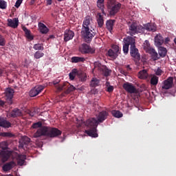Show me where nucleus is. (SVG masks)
Instances as JSON below:
<instances>
[{"instance_id": "1", "label": "nucleus", "mask_w": 176, "mask_h": 176, "mask_svg": "<svg viewBox=\"0 0 176 176\" xmlns=\"http://www.w3.org/2000/svg\"><path fill=\"white\" fill-rule=\"evenodd\" d=\"M108 112L103 111L96 115L97 120L95 118L88 119L85 122V126H87L89 130H85V133L92 138H97V137H98L97 126L108 118Z\"/></svg>"}, {"instance_id": "2", "label": "nucleus", "mask_w": 176, "mask_h": 176, "mask_svg": "<svg viewBox=\"0 0 176 176\" xmlns=\"http://www.w3.org/2000/svg\"><path fill=\"white\" fill-rule=\"evenodd\" d=\"M93 24V18L90 16H87L83 22L81 28V36L85 42H90L94 37V32L91 30V25Z\"/></svg>"}, {"instance_id": "3", "label": "nucleus", "mask_w": 176, "mask_h": 176, "mask_svg": "<svg viewBox=\"0 0 176 176\" xmlns=\"http://www.w3.org/2000/svg\"><path fill=\"white\" fill-rule=\"evenodd\" d=\"M43 135L50 137L51 138H54L56 137H58V135H61V131L56 128H47L46 126H42L41 128L38 129L36 133H34V138H39V137H42Z\"/></svg>"}, {"instance_id": "4", "label": "nucleus", "mask_w": 176, "mask_h": 176, "mask_svg": "<svg viewBox=\"0 0 176 176\" xmlns=\"http://www.w3.org/2000/svg\"><path fill=\"white\" fill-rule=\"evenodd\" d=\"M0 149H2L0 152V160L2 163L8 162L10 156L14 155V152L9 151L8 148V143L6 142L0 143Z\"/></svg>"}, {"instance_id": "5", "label": "nucleus", "mask_w": 176, "mask_h": 176, "mask_svg": "<svg viewBox=\"0 0 176 176\" xmlns=\"http://www.w3.org/2000/svg\"><path fill=\"white\" fill-rule=\"evenodd\" d=\"M121 8L122 4L115 0H109L107 2V9L110 16H115Z\"/></svg>"}, {"instance_id": "6", "label": "nucleus", "mask_w": 176, "mask_h": 176, "mask_svg": "<svg viewBox=\"0 0 176 176\" xmlns=\"http://www.w3.org/2000/svg\"><path fill=\"white\" fill-rule=\"evenodd\" d=\"M144 31V28L141 25H138L137 23H132L129 24L128 34L129 35H135V34H140Z\"/></svg>"}, {"instance_id": "7", "label": "nucleus", "mask_w": 176, "mask_h": 176, "mask_svg": "<svg viewBox=\"0 0 176 176\" xmlns=\"http://www.w3.org/2000/svg\"><path fill=\"white\" fill-rule=\"evenodd\" d=\"M123 52L124 54L129 53V46H131L133 43H135V38L128 36L124 38Z\"/></svg>"}, {"instance_id": "8", "label": "nucleus", "mask_w": 176, "mask_h": 176, "mask_svg": "<svg viewBox=\"0 0 176 176\" xmlns=\"http://www.w3.org/2000/svg\"><path fill=\"white\" fill-rule=\"evenodd\" d=\"M79 51L82 54H94V53H96V49L91 48L86 43H83L79 47Z\"/></svg>"}, {"instance_id": "9", "label": "nucleus", "mask_w": 176, "mask_h": 176, "mask_svg": "<svg viewBox=\"0 0 176 176\" xmlns=\"http://www.w3.org/2000/svg\"><path fill=\"white\" fill-rule=\"evenodd\" d=\"M94 65L95 68L100 71L104 76H109L111 71L107 68V66L101 65L100 62H95Z\"/></svg>"}, {"instance_id": "10", "label": "nucleus", "mask_w": 176, "mask_h": 176, "mask_svg": "<svg viewBox=\"0 0 176 176\" xmlns=\"http://www.w3.org/2000/svg\"><path fill=\"white\" fill-rule=\"evenodd\" d=\"M31 141V139L27 136H23L21 138V140L19 142V146L20 148H23L25 151H27V149H30V142Z\"/></svg>"}, {"instance_id": "11", "label": "nucleus", "mask_w": 176, "mask_h": 176, "mask_svg": "<svg viewBox=\"0 0 176 176\" xmlns=\"http://www.w3.org/2000/svg\"><path fill=\"white\" fill-rule=\"evenodd\" d=\"M45 89L43 85H36L33 89H32L30 91V97H36L39 93H41L42 91Z\"/></svg>"}, {"instance_id": "12", "label": "nucleus", "mask_w": 176, "mask_h": 176, "mask_svg": "<svg viewBox=\"0 0 176 176\" xmlns=\"http://www.w3.org/2000/svg\"><path fill=\"white\" fill-rule=\"evenodd\" d=\"M130 53H131V57L135 58V60H140V58H141L140 52H138V49L135 47V43H133L131 45L130 48Z\"/></svg>"}, {"instance_id": "13", "label": "nucleus", "mask_w": 176, "mask_h": 176, "mask_svg": "<svg viewBox=\"0 0 176 176\" xmlns=\"http://www.w3.org/2000/svg\"><path fill=\"white\" fill-rule=\"evenodd\" d=\"M5 94L8 104L12 105V104H13L12 99L13 98V96L14 94V90H13L12 88H7L5 91Z\"/></svg>"}, {"instance_id": "14", "label": "nucleus", "mask_w": 176, "mask_h": 176, "mask_svg": "<svg viewBox=\"0 0 176 176\" xmlns=\"http://www.w3.org/2000/svg\"><path fill=\"white\" fill-rule=\"evenodd\" d=\"M123 88L127 93H130V94H134V93H137V89L133 84L129 82H126L123 85Z\"/></svg>"}, {"instance_id": "15", "label": "nucleus", "mask_w": 176, "mask_h": 176, "mask_svg": "<svg viewBox=\"0 0 176 176\" xmlns=\"http://www.w3.org/2000/svg\"><path fill=\"white\" fill-rule=\"evenodd\" d=\"M173 80L174 79L173 77H169L167 80L164 81L162 89H164V90L171 89V87H173Z\"/></svg>"}, {"instance_id": "16", "label": "nucleus", "mask_w": 176, "mask_h": 176, "mask_svg": "<svg viewBox=\"0 0 176 176\" xmlns=\"http://www.w3.org/2000/svg\"><path fill=\"white\" fill-rule=\"evenodd\" d=\"M11 156H16L18 166H23L25 163V159L27 156L25 155H17L14 153V155Z\"/></svg>"}, {"instance_id": "17", "label": "nucleus", "mask_w": 176, "mask_h": 176, "mask_svg": "<svg viewBox=\"0 0 176 176\" xmlns=\"http://www.w3.org/2000/svg\"><path fill=\"white\" fill-rule=\"evenodd\" d=\"M75 36V33L72 30H67L65 31L64 34V41L65 42H68L71 41Z\"/></svg>"}, {"instance_id": "18", "label": "nucleus", "mask_w": 176, "mask_h": 176, "mask_svg": "<svg viewBox=\"0 0 176 176\" xmlns=\"http://www.w3.org/2000/svg\"><path fill=\"white\" fill-rule=\"evenodd\" d=\"M8 26L11 27V28H17L19 27V18L8 19Z\"/></svg>"}, {"instance_id": "19", "label": "nucleus", "mask_w": 176, "mask_h": 176, "mask_svg": "<svg viewBox=\"0 0 176 176\" xmlns=\"http://www.w3.org/2000/svg\"><path fill=\"white\" fill-rule=\"evenodd\" d=\"M15 166L16 163L14 162V161L8 162L2 166L3 171H5V173H6L7 171H10V170H12V168H13V167H14Z\"/></svg>"}, {"instance_id": "20", "label": "nucleus", "mask_w": 176, "mask_h": 176, "mask_svg": "<svg viewBox=\"0 0 176 176\" xmlns=\"http://www.w3.org/2000/svg\"><path fill=\"white\" fill-rule=\"evenodd\" d=\"M164 43V38L162 35L157 34L155 37V45L157 46V47H160Z\"/></svg>"}, {"instance_id": "21", "label": "nucleus", "mask_w": 176, "mask_h": 176, "mask_svg": "<svg viewBox=\"0 0 176 176\" xmlns=\"http://www.w3.org/2000/svg\"><path fill=\"white\" fill-rule=\"evenodd\" d=\"M11 118H19V116H23V111L19 109H14L10 113Z\"/></svg>"}, {"instance_id": "22", "label": "nucleus", "mask_w": 176, "mask_h": 176, "mask_svg": "<svg viewBox=\"0 0 176 176\" xmlns=\"http://www.w3.org/2000/svg\"><path fill=\"white\" fill-rule=\"evenodd\" d=\"M148 53L149 54H151V58H152V60H153V61H157V60H159V58H160V56H159V54H157L156 50L153 48L150 50L148 52Z\"/></svg>"}, {"instance_id": "23", "label": "nucleus", "mask_w": 176, "mask_h": 176, "mask_svg": "<svg viewBox=\"0 0 176 176\" xmlns=\"http://www.w3.org/2000/svg\"><path fill=\"white\" fill-rule=\"evenodd\" d=\"M96 21L98 23V27L101 28L102 25H104V17H102V15L101 13H98L96 15Z\"/></svg>"}, {"instance_id": "24", "label": "nucleus", "mask_w": 176, "mask_h": 176, "mask_svg": "<svg viewBox=\"0 0 176 176\" xmlns=\"http://www.w3.org/2000/svg\"><path fill=\"white\" fill-rule=\"evenodd\" d=\"M22 29L25 32L27 39H28L29 41H33L34 36L31 34V31L28 30L26 27H23Z\"/></svg>"}, {"instance_id": "25", "label": "nucleus", "mask_w": 176, "mask_h": 176, "mask_svg": "<svg viewBox=\"0 0 176 176\" xmlns=\"http://www.w3.org/2000/svg\"><path fill=\"white\" fill-rule=\"evenodd\" d=\"M38 30L41 34H47L49 32V28L42 23H38Z\"/></svg>"}, {"instance_id": "26", "label": "nucleus", "mask_w": 176, "mask_h": 176, "mask_svg": "<svg viewBox=\"0 0 176 176\" xmlns=\"http://www.w3.org/2000/svg\"><path fill=\"white\" fill-rule=\"evenodd\" d=\"M11 124L7 121L6 120L0 118V127H4L5 129H9L10 127Z\"/></svg>"}, {"instance_id": "27", "label": "nucleus", "mask_w": 176, "mask_h": 176, "mask_svg": "<svg viewBox=\"0 0 176 176\" xmlns=\"http://www.w3.org/2000/svg\"><path fill=\"white\" fill-rule=\"evenodd\" d=\"M158 53L160 54V57H166L167 54V49L164 47H158Z\"/></svg>"}, {"instance_id": "28", "label": "nucleus", "mask_w": 176, "mask_h": 176, "mask_svg": "<svg viewBox=\"0 0 176 176\" xmlns=\"http://www.w3.org/2000/svg\"><path fill=\"white\" fill-rule=\"evenodd\" d=\"M138 76L139 79H146V78L148 76V72L146 69H143L139 72Z\"/></svg>"}, {"instance_id": "29", "label": "nucleus", "mask_w": 176, "mask_h": 176, "mask_svg": "<svg viewBox=\"0 0 176 176\" xmlns=\"http://www.w3.org/2000/svg\"><path fill=\"white\" fill-rule=\"evenodd\" d=\"M107 55L109 56V57H111V58H113V60H115L116 58H118V56H119V54H117V52L113 51V50H111V49L109 50L107 52Z\"/></svg>"}, {"instance_id": "30", "label": "nucleus", "mask_w": 176, "mask_h": 176, "mask_svg": "<svg viewBox=\"0 0 176 176\" xmlns=\"http://www.w3.org/2000/svg\"><path fill=\"white\" fill-rule=\"evenodd\" d=\"M72 63H83L85 61V58L80 56H73L71 59Z\"/></svg>"}, {"instance_id": "31", "label": "nucleus", "mask_w": 176, "mask_h": 176, "mask_svg": "<svg viewBox=\"0 0 176 176\" xmlns=\"http://www.w3.org/2000/svg\"><path fill=\"white\" fill-rule=\"evenodd\" d=\"M97 6L100 10H102V14H104L105 16V11H104V0H98Z\"/></svg>"}, {"instance_id": "32", "label": "nucleus", "mask_w": 176, "mask_h": 176, "mask_svg": "<svg viewBox=\"0 0 176 176\" xmlns=\"http://www.w3.org/2000/svg\"><path fill=\"white\" fill-rule=\"evenodd\" d=\"M144 30L155 32V31H156V25L147 23L146 25H144Z\"/></svg>"}, {"instance_id": "33", "label": "nucleus", "mask_w": 176, "mask_h": 176, "mask_svg": "<svg viewBox=\"0 0 176 176\" xmlns=\"http://www.w3.org/2000/svg\"><path fill=\"white\" fill-rule=\"evenodd\" d=\"M113 23H115V21L113 20H109L106 23V27L107 30H109L111 32L112 30H113Z\"/></svg>"}, {"instance_id": "34", "label": "nucleus", "mask_w": 176, "mask_h": 176, "mask_svg": "<svg viewBox=\"0 0 176 176\" xmlns=\"http://www.w3.org/2000/svg\"><path fill=\"white\" fill-rule=\"evenodd\" d=\"M143 47L146 53H148L151 50L153 49L152 47H151V44H149V41L147 40H146L143 43Z\"/></svg>"}, {"instance_id": "35", "label": "nucleus", "mask_w": 176, "mask_h": 176, "mask_svg": "<svg viewBox=\"0 0 176 176\" xmlns=\"http://www.w3.org/2000/svg\"><path fill=\"white\" fill-rule=\"evenodd\" d=\"M78 74V69H73L72 72L69 74V80H74L75 79V76Z\"/></svg>"}, {"instance_id": "36", "label": "nucleus", "mask_w": 176, "mask_h": 176, "mask_svg": "<svg viewBox=\"0 0 176 176\" xmlns=\"http://www.w3.org/2000/svg\"><path fill=\"white\" fill-rule=\"evenodd\" d=\"M91 87H97V86L100 85V80L93 78L92 80H91Z\"/></svg>"}, {"instance_id": "37", "label": "nucleus", "mask_w": 176, "mask_h": 176, "mask_svg": "<svg viewBox=\"0 0 176 176\" xmlns=\"http://www.w3.org/2000/svg\"><path fill=\"white\" fill-rule=\"evenodd\" d=\"M43 56H45V54L43 52L37 51L34 53V57L36 60H38V58H42V57H43Z\"/></svg>"}, {"instance_id": "38", "label": "nucleus", "mask_w": 176, "mask_h": 176, "mask_svg": "<svg viewBox=\"0 0 176 176\" xmlns=\"http://www.w3.org/2000/svg\"><path fill=\"white\" fill-rule=\"evenodd\" d=\"M158 82H159V77H157L156 76H153L151 79V83L153 86H156V85H157Z\"/></svg>"}, {"instance_id": "39", "label": "nucleus", "mask_w": 176, "mask_h": 176, "mask_svg": "<svg viewBox=\"0 0 176 176\" xmlns=\"http://www.w3.org/2000/svg\"><path fill=\"white\" fill-rule=\"evenodd\" d=\"M112 115L114 118H122L123 116V113L119 111L113 110L112 111Z\"/></svg>"}, {"instance_id": "40", "label": "nucleus", "mask_w": 176, "mask_h": 176, "mask_svg": "<svg viewBox=\"0 0 176 176\" xmlns=\"http://www.w3.org/2000/svg\"><path fill=\"white\" fill-rule=\"evenodd\" d=\"M33 49L34 50H43L44 49L43 45L41 43L34 44L33 46Z\"/></svg>"}, {"instance_id": "41", "label": "nucleus", "mask_w": 176, "mask_h": 176, "mask_svg": "<svg viewBox=\"0 0 176 176\" xmlns=\"http://www.w3.org/2000/svg\"><path fill=\"white\" fill-rule=\"evenodd\" d=\"M111 50L117 53V54H120V48L117 45H113L111 47Z\"/></svg>"}, {"instance_id": "42", "label": "nucleus", "mask_w": 176, "mask_h": 176, "mask_svg": "<svg viewBox=\"0 0 176 176\" xmlns=\"http://www.w3.org/2000/svg\"><path fill=\"white\" fill-rule=\"evenodd\" d=\"M8 4L4 0H0V9H6Z\"/></svg>"}, {"instance_id": "43", "label": "nucleus", "mask_w": 176, "mask_h": 176, "mask_svg": "<svg viewBox=\"0 0 176 176\" xmlns=\"http://www.w3.org/2000/svg\"><path fill=\"white\" fill-rule=\"evenodd\" d=\"M5 45H6V40L3 36L0 34V46H5Z\"/></svg>"}, {"instance_id": "44", "label": "nucleus", "mask_w": 176, "mask_h": 176, "mask_svg": "<svg viewBox=\"0 0 176 176\" xmlns=\"http://www.w3.org/2000/svg\"><path fill=\"white\" fill-rule=\"evenodd\" d=\"M40 127V128H39ZM33 129H42V122H38L32 124Z\"/></svg>"}, {"instance_id": "45", "label": "nucleus", "mask_w": 176, "mask_h": 176, "mask_svg": "<svg viewBox=\"0 0 176 176\" xmlns=\"http://www.w3.org/2000/svg\"><path fill=\"white\" fill-rule=\"evenodd\" d=\"M106 86L107 87V91L109 93H112V91H113V86L109 85V82H106Z\"/></svg>"}, {"instance_id": "46", "label": "nucleus", "mask_w": 176, "mask_h": 176, "mask_svg": "<svg viewBox=\"0 0 176 176\" xmlns=\"http://www.w3.org/2000/svg\"><path fill=\"white\" fill-rule=\"evenodd\" d=\"M76 87H74V85H70L69 87L66 91L67 94H69L71 91H75L76 90Z\"/></svg>"}, {"instance_id": "47", "label": "nucleus", "mask_w": 176, "mask_h": 176, "mask_svg": "<svg viewBox=\"0 0 176 176\" xmlns=\"http://www.w3.org/2000/svg\"><path fill=\"white\" fill-rule=\"evenodd\" d=\"M21 3H23V0H17L14 5L15 8H20V5H21Z\"/></svg>"}, {"instance_id": "48", "label": "nucleus", "mask_w": 176, "mask_h": 176, "mask_svg": "<svg viewBox=\"0 0 176 176\" xmlns=\"http://www.w3.org/2000/svg\"><path fill=\"white\" fill-rule=\"evenodd\" d=\"M3 137H10V138L14 136V135H13V133H3Z\"/></svg>"}, {"instance_id": "49", "label": "nucleus", "mask_w": 176, "mask_h": 176, "mask_svg": "<svg viewBox=\"0 0 176 176\" xmlns=\"http://www.w3.org/2000/svg\"><path fill=\"white\" fill-rule=\"evenodd\" d=\"M162 71L161 70V69L157 68L155 71V74L157 75L158 76H160V75H162Z\"/></svg>"}, {"instance_id": "50", "label": "nucleus", "mask_w": 176, "mask_h": 176, "mask_svg": "<svg viewBox=\"0 0 176 176\" xmlns=\"http://www.w3.org/2000/svg\"><path fill=\"white\" fill-rule=\"evenodd\" d=\"M168 42H170V37H166L164 40V43L166 45H167V43H168Z\"/></svg>"}, {"instance_id": "51", "label": "nucleus", "mask_w": 176, "mask_h": 176, "mask_svg": "<svg viewBox=\"0 0 176 176\" xmlns=\"http://www.w3.org/2000/svg\"><path fill=\"white\" fill-rule=\"evenodd\" d=\"M28 113H29L30 116H32V117L34 116V115H35V112H34V111H29Z\"/></svg>"}, {"instance_id": "52", "label": "nucleus", "mask_w": 176, "mask_h": 176, "mask_svg": "<svg viewBox=\"0 0 176 176\" xmlns=\"http://www.w3.org/2000/svg\"><path fill=\"white\" fill-rule=\"evenodd\" d=\"M47 5H52V0H46Z\"/></svg>"}, {"instance_id": "53", "label": "nucleus", "mask_w": 176, "mask_h": 176, "mask_svg": "<svg viewBox=\"0 0 176 176\" xmlns=\"http://www.w3.org/2000/svg\"><path fill=\"white\" fill-rule=\"evenodd\" d=\"M63 89H64V85H60L58 87V90H63Z\"/></svg>"}, {"instance_id": "54", "label": "nucleus", "mask_w": 176, "mask_h": 176, "mask_svg": "<svg viewBox=\"0 0 176 176\" xmlns=\"http://www.w3.org/2000/svg\"><path fill=\"white\" fill-rule=\"evenodd\" d=\"M0 105L1 107H3V105H5V102L2 101V100H0Z\"/></svg>"}, {"instance_id": "55", "label": "nucleus", "mask_w": 176, "mask_h": 176, "mask_svg": "<svg viewBox=\"0 0 176 176\" xmlns=\"http://www.w3.org/2000/svg\"><path fill=\"white\" fill-rule=\"evenodd\" d=\"M3 74V69H0V77L2 76Z\"/></svg>"}, {"instance_id": "56", "label": "nucleus", "mask_w": 176, "mask_h": 176, "mask_svg": "<svg viewBox=\"0 0 176 176\" xmlns=\"http://www.w3.org/2000/svg\"><path fill=\"white\" fill-rule=\"evenodd\" d=\"M58 83V81H54V85H57Z\"/></svg>"}, {"instance_id": "57", "label": "nucleus", "mask_w": 176, "mask_h": 176, "mask_svg": "<svg viewBox=\"0 0 176 176\" xmlns=\"http://www.w3.org/2000/svg\"><path fill=\"white\" fill-rule=\"evenodd\" d=\"M174 42H175V45H176V38L174 39Z\"/></svg>"}, {"instance_id": "58", "label": "nucleus", "mask_w": 176, "mask_h": 176, "mask_svg": "<svg viewBox=\"0 0 176 176\" xmlns=\"http://www.w3.org/2000/svg\"><path fill=\"white\" fill-rule=\"evenodd\" d=\"M79 90H82V87H81V88H80V89H79Z\"/></svg>"}, {"instance_id": "59", "label": "nucleus", "mask_w": 176, "mask_h": 176, "mask_svg": "<svg viewBox=\"0 0 176 176\" xmlns=\"http://www.w3.org/2000/svg\"><path fill=\"white\" fill-rule=\"evenodd\" d=\"M129 67H130V66H129V65L127 66L128 68H129Z\"/></svg>"}]
</instances>
